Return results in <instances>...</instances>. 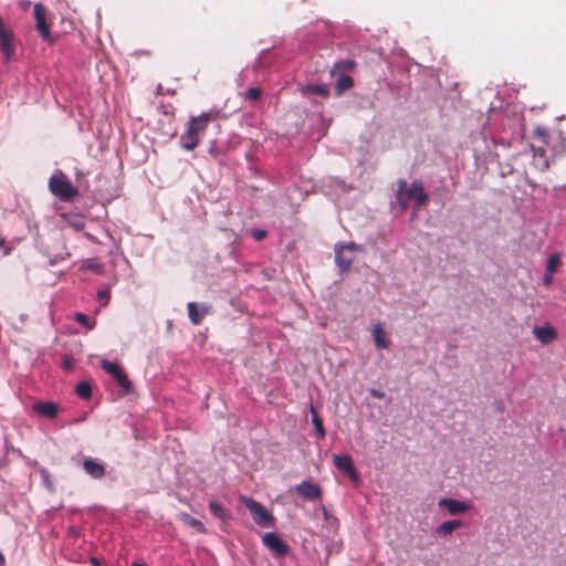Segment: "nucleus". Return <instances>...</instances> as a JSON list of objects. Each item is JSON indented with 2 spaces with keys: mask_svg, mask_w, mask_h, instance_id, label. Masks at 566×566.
Wrapping results in <instances>:
<instances>
[{
  "mask_svg": "<svg viewBox=\"0 0 566 566\" xmlns=\"http://www.w3.org/2000/svg\"><path fill=\"white\" fill-rule=\"evenodd\" d=\"M370 395L375 398H378V399H381L384 397V392L377 390V389H371L370 390Z\"/></svg>",
  "mask_w": 566,
  "mask_h": 566,
  "instance_id": "nucleus-38",
  "label": "nucleus"
},
{
  "mask_svg": "<svg viewBox=\"0 0 566 566\" xmlns=\"http://www.w3.org/2000/svg\"><path fill=\"white\" fill-rule=\"evenodd\" d=\"M535 338L541 342L543 345H546L557 338V333L553 327H535L534 331Z\"/></svg>",
  "mask_w": 566,
  "mask_h": 566,
  "instance_id": "nucleus-18",
  "label": "nucleus"
},
{
  "mask_svg": "<svg viewBox=\"0 0 566 566\" xmlns=\"http://www.w3.org/2000/svg\"><path fill=\"white\" fill-rule=\"evenodd\" d=\"M187 308L189 319L193 325H199L209 310L208 306H202L199 311L198 305L195 302H189Z\"/></svg>",
  "mask_w": 566,
  "mask_h": 566,
  "instance_id": "nucleus-19",
  "label": "nucleus"
},
{
  "mask_svg": "<svg viewBox=\"0 0 566 566\" xmlns=\"http://www.w3.org/2000/svg\"><path fill=\"white\" fill-rule=\"evenodd\" d=\"M560 264V254L552 253L547 259L546 270L549 273H555Z\"/></svg>",
  "mask_w": 566,
  "mask_h": 566,
  "instance_id": "nucleus-26",
  "label": "nucleus"
},
{
  "mask_svg": "<svg viewBox=\"0 0 566 566\" xmlns=\"http://www.w3.org/2000/svg\"><path fill=\"white\" fill-rule=\"evenodd\" d=\"M75 392L83 399H90L92 396V387L87 381H81L76 385Z\"/></svg>",
  "mask_w": 566,
  "mask_h": 566,
  "instance_id": "nucleus-27",
  "label": "nucleus"
},
{
  "mask_svg": "<svg viewBox=\"0 0 566 566\" xmlns=\"http://www.w3.org/2000/svg\"><path fill=\"white\" fill-rule=\"evenodd\" d=\"M371 335L377 349H386L389 347L390 342L387 337V334L381 323H377L376 325H374L371 329Z\"/></svg>",
  "mask_w": 566,
  "mask_h": 566,
  "instance_id": "nucleus-17",
  "label": "nucleus"
},
{
  "mask_svg": "<svg viewBox=\"0 0 566 566\" xmlns=\"http://www.w3.org/2000/svg\"><path fill=\"white\" fill-rule=\"evenodd\" d=\"M438 506L446 509L450 515H460L469 512L472 507L470 503L461 502L451 497H442L438 502Z\"/></svg>",
  "mask_w": 566,
  "mask_h": 566,
  "instance_id": "nucleus-11",
  "label": "nucleus"
},
{
  "mask_svg": "<svg viewBox=\"0 0 566 566\" xmlns=\"http://www.w3.org/2000/svg\"><path fill=\"white\" fill-rule=\"evenodd\" d=\"M4 564V556L2 555V553L0 552V565H3Z\"/></svg>",
  "mask_w": 566,
  "mask_h": 566,
  "instance_id": "nucleus-40",
  "label": "nucleus"
},
{
  "mask_svg": "<svg viewBox=\"0 0 566 566\" xmlns=\"http://www.w3.org/2000/svg\"><path fill=\"white\" fill-rule=\"evenodd\" d=\"M0 50L4 56L6 62L13 60L15 54L14 33L6 27L2 18L0 17Z\"/></svg>",
  "mask_w": 566,
  "mask_h": 566,
  "instance_id": "nucleus-6",
  "label": "nucleus"
},
{
  "mask_svg": "<svg viewBox=\"0 0 566 566\" xmlns=\"http://www.w3.org/2000/svg\"><path fill=\"white\" fill-rule=\"evenodd\" d=\"M74 319L87 329H93L94 327V324L91 322L90 317L84 313H76Z\"/></svg>",
  "mask_w": 566,
  "mask_h": 566,
  "instance_id": "nucleus-29",
  "label": "nucleus"
},
{
  "mask_svg": "<svg viewBox=\"0 0 566 566\" xmlns=\"http://www.w3.org/2000/svg\"><path fill=\"white\" fill-rule=\"evenodd\" d=\"M553 276H554V273H549V272H547V270H545V274L543 277L544 284L549 285L553 282Z\"/></svg>",
  "mask_w": 566,
  "mask_h": 566,
  "instance_id": "nucleus-35",
  "label": "nucleus"
},
{
  "mask_svg": "<svg viewBox=\"0 0 566 566\" xmlns=\"http://www.w3.org/2000/svg\"><path fill=\"white\" fill-rule=\"evenodd\" d=\"M407 186V181H398L399 192L406 191V197L410 200H413L418 208L424 206L428 202L429 197L419 180H413L408 188Z\"/></svg>",
  "mask_w": 566,
  "mask_h": 566,
  "instance_id": "nucleus-5",
  "label": "nucleus"
},
{
  "mask_svg": "<svg viewBox=\"0 0 566 566\" xmlns=\"http://www.w3.org/2000/svg\"><path fill=\"white\" fill-rule=\"evenodd\" d=\"M86 268L91 269V270H93L95 272H101V270H102L101 264L93 263L92 261H87Z\"/></svg>",
  "mask_w": 566,
  "mask_h": 566,
  "instance_id": "nucleus-36",
  "label": "nucleus"
},
{
  "mask_svg": "<svg viewBox=\"0 0 566 566\" xmlns=\"http://www.w3.org/2000/svg\"><path fill=\"white\" fill-rule=\"evenodd\" d=\"M462 525H463V523L460 520L447 521L438 526L437 533L439 535L447 536V535H450L457 528L462 527Z\"/></svg>",
  "mask_w": 566,
  "mask_h": 566,
  "instance_id": "nucleus-21",
  "label": "nucleus"
},
{
  "mask_svg": "<svg viewBox=\"0 0 566 566\" xmlns=\"http://www.w3.org/2000/svg\"><path fill=\"white\" fill-rule=\"evenodd\" d=\"M32 410L49 419H54L59 415V405L52 401H39L32 406Z\"/></svg>",
  "mask_w": 566,
  "mask_h": 566,
  "instance_id": "nucleus-15",
  "label": "nucleus"
},
{
  "mask_svg": "<svg viewBox=\"0 0 566 566\" xmlns=\"http://www.w3.org/2000/svg\"><path fill=\"white\" fill-rule=\"evenodd\" d=\"M354 85V80L352 76L346 74H340L336 81L335 92L338 96H340L344 92L352 88Z\"/></svg>",
  "mask_w": 566,
  "mask_h": 566,
  "instance_id": "nucleus-20",
  "label": "nucleus"
},
{
  "mask_svg": "<svg viewBox=\"0 0 566 566\" xmlns=\"http://www.w3.org/2000/svg\"><path fill=\"white\" fill-rule=\"evenodd\" d=\"M133 566H145V565H142V564H134Z\"/></svg>",
  "mask_w": 566,
  "mask_h": 566,
  "instance_id": "nucleus-41",
  "label": "nucleus"
},
{
  "mask_svg": "<svg viewBox=\"0 0 566 566\" xmlns=\"http://www.w3.org/2000/svg\"><path fill=\"white\" fill-rule=\"evenodd\" d=\"M101 367L109 375L114 377V379L117 381V384L125 390H130V381L125 374V371L120 368V366L116 363L109 361L107 359H103L101 361Z\"/></svg>",
  "mask_w": 566,
  "mask_h": 566,
  "instance_id": "nucleus-10",
  "label": "nucleus"
},
{
  "mask_svg": "<svg viewBox=\"0 0 566 566\" xmlns=\"http://www.w3.org/2000/svg\"><path fill=\"white\" fill-rule=\"evenodd\" d=\"M66 219L69 224L77 231L82 230L85 226L83 218L80 216L67 217Z\"/></svg>",
  "mask_w": 566,
  "mask_h": 566,
  "instance_id": "nucleus-30",
  "label": "nucleus"
},
{
  "mask_svg": "<svg viewBox=\"0 0 566 566\" xmlns=\"http://www.w3.org/2000/svg\"><path fill=\"white\" fill-rule=\"evenodd\" d=\"M90 563L92 566H101V560L97 557H91Z\"/></svg>",
  "mask_w": 566,
  "mask_h": 566,
  "instance_id": "nucleus-39",
  "label": "nucleus"
},
{
  "mask_svg": "<svg viewBox=\"0 0 566 566\" xmlns=\"http://www.w3.org/2000/svg\"><path fill=\"white\" fill-rule=\"evenodd\" d=\"M311 413H312V423H313V426L315 427V429H316L317 433L319 434V437L324 438L325 437V429H324V426H323V420L317 415V412L315 411L313 406H311Z\"/></svg>",
  "mask_w": 566,
  "mask_h": 566,
  "instance_id": "nucleus-25",
  "label": "nucleus"
},
{
  "mask_svg": "<svg viewBox=\"0 0 566 566\" xmlns=\"http://www.w3.org/2000/svg\"><path fill=\"white\" fill-rule=\"evenodd\" d=\"M0 249L3 250V255H9L11 252V248L6 244V240L0 235Z\"/></svg>",
  "mask_w": 566,
  "mask_h": 566,
  "instance_id": "nucleus-33",
  "label": "nucleus"
},
{
  "mask_svg": "<svg viewBox=\"0 0 566 566\" xmlns=\"http://www.w3.org/2000/svg\"><path fill=\"white\" fill-rule=\"evenodd\" d=\"M252 235L255 240L261 241L266 237V231L262 229H255L253 230Z\"/></svg>",
  "mask_w": 566,
  "mask_h": 566,
  "instance_id": "nucleus-32",
  "label": "nucleus"
},
{
  "mask_svg": "<svg viewBox=\"0 0 566 566\" xmlns=\"http://www.w3.org/2000/svg\"><path fill=\"white\" fill-rule=\"evenodd\" d=\"M335 467L344 472L346 475H348L352 480L357 479V472L355 469V465L353 463V460L349 455H339L335 454L333 458Z\"/></svg>",
  "mask_w": 566,
  "mask_h": 566,
  "instance_id": "nucleus-13",
  "label": "nucleus"
},
{
  "mask_svg": "<svg viewBox=\"0 0 566 566\" xmlns=\"http://www.w3.org/2000/svg\"><path fill=\"white\" fill-rule=\"evenodd\" d=\"M179 518L186 523L187 525L191 526L192 528L197 530L199 533H205L206 528L205 525L197 518H193L188 513H181L179 515Z\"/></svg>",
  "mask_w": 566,
  "mask_h": 566,
  "instance_id": "nucleus-24",
  "label": "nucleus"
},
{
  "mask_svg": "<svg viewBox=\"0 0 566 566\" xmlns=\"http://www.w3.org/2000/svg\"><path fill=\"white\" fill-rule=\"evenodd\" d=\"M83 469L93 479H102L106 473L104 464L94 459L84 460Z\"/></svg>",
  "mask_w": 566,
  "mask_h": 566,
  "instance_id": "nucleus-16",
  "label": "nucleus"
},
{
  "mask_svg": "<svg viewBox=\"0 0 566 566\" xmlns=\"http://www.w3.org/2000/svg\"><path fill=\"white\" fill-rule=\"evenodd\" d=\"M49 189L60 200L72 202L77 196L78 190L62 170L55 172L49 179Z\"/></svg>",
  "mask_w": 566,
  "mask_h": 566,
  "instance_id": "nucleus-2",
  "label": "nucleus"
},
{
  "mask_svg": "<svg viewBox=\"0 0 566 566\" xmlns=\"http://www.w3.org/2000/svg\"><path fill=\"white\" fill-rule=\"evenodd\" d=\"M97 298L101 301H105L107 303L109 300V291H107V290L98 291Z\"/></svg>",
  "mask_w": 566,
  "mask_h": 566,
  "instance_id": "nucleus-34",
  "label": "nucleus"
},
{
  "mask_svg": "<svg viewBox=\"0 0 566 566\" xmlns=\"http://www.w3.org/2000/svg\"><path fill=\"white\" fill-rule=\"evenodd\" d=\"M304 94L310 95H319L323 97H327L329 95V91L325 85L318 84H308L302 88Z\"/></svg>",
  "mask_w": 566,
  "mask_h": 566,
  "instance_id": "nucleus-22",
  "label": "nucleus"
},
{
  "mask_svg": "<svg viewBox=\"0 0 566 566\" xmlns=\"http://www.w3.org/2000/svg\"><path fill=\"white\" fill-rule=\"evenodd\" d=\"M245 507L250 511L252 520L262 527H273L275 524L274 516L266 510L264 505L253 499L244 500Z\"/></svg>",
  "mask_w": 566,
  "mask_h": 566,
  "instance_id": "nucleus-3",
  "label": "nucleus"
},
{
  "mask_svg": "<svg viewBox=\"0 0 566 566\" xmlns=\"http://www.w3.org/2000/svg\"><path fill=\"white\" fill-rule=\"evenodd\" d=\"M360 248L350 242L335 248V262L342 272H348L354 260L355 252Z\"/></svg>",
  "mask_w": 566,
  "mask_h": 566,
  "instance_id": "nucleus-4",
  "label": "nucleus"
},
{
  "mask_svg": "<svg viewBox=\"0 0 566 566\" xmlns=\"http://www.w3.org/2000/svg\"><path fill=\"white\" fill-rule=\"evenodd\" d=\"M218 111L203 112L198 116H191L186 124L185 132L180 135V147L187 151L197 148L207 132L209 123L218 119Z\"/></svg>",
  "mask_w": 566,
  "mask_h": 566,
  "instance_id": "nucleus-1",
  "label": "nucleus"
},
{
  "mask_svg": "<svg viewBox=\"0 0 566 566\" xmlns=\"http://www.w3.org/2000/svg\"><path fill=\"white\" fill-rule=\"evenodd\" d=\"M35 29L43 41L53 42L51 25L46 22V9L42 3L34 4Z\"/></svg>",
  "mask_w": 566,
  "mask_h": 566,
  "instance_id": "nucleus-8",
  "label": "nucleus"
},
{
  "mask_svg": "<svg viewBox=\"0 0 566 566\" xmlns=\"http://www.w3.org/2000/svg\"><path fill=\"white\" fill-rule=\"evenodd\" d=\"M209 509L212 512V514L221 520L227 518L228 514L227 511L223 509V506L217 502V501H210L209 502Z\"/></svg>",
  "mask_w": 566,
  "mask_h": 566,
  "instance_id": "nucleus-28",
  "label": "nucleus"
},
{
  "mask_svg": "<svg viewBox=\"0 0 566 566\" xmlns=\"http://www.w3.org/2000/svg\"><path fill=\"white\" fill-rule=\"evenodd\" d=\"M262 95V91L259 87H251L244 93V98L249 101H258Z\"/></svg>",
  "mask_w": 566,
  "mask_h": 566,
  "instance_id": "nucleus-31",
  "label": "nucleus"
},
{
  "mask_svg": "<svg viewBox=\"0 0 566 566\" xmlns=\"http://www.w3.org/2000/svg\"><path fill=\"white\" fill-rule=\"evenodd\" d=\"M263 545L276 557H285L290 547L276 533L270 532L262 537Z\"/></svg>",
  "mask_w": 566,
  "mask_h": 566,
  "instance_id": "nucleus-9",
  "label": "nucleus"
},
{
  "mask_svg": "<svg viewBox=\"0 0 566 566\" xmlns=\"http://www.w3.org/2000/svg\"><path fill=\"white\" fill-rule=\"evenodd\" d=\"M356 67V62L354 60H342L334 64L332 73L343 74L345 72H350Z\"/></svg>",
  "mask_w": 566,
  "mask_h": 566,
  "instance_id": "nucleus-23",
  "label": "nucleus"
},
{
  "mask_svg": "<svg viewBox=\"0 0 566 566\" xmlns=\"http://www.w3.org/2000/svg\"><path fill=\"white\" fill-rule=\"evenodd\" d=\"M534 136L541 143V145L549 146L554 156L566 150L564 138L560 135L557 137L549 136L548 130L544 127H536L534 129Z\"/></svg>",
  "mask_w": 566,
  "mask_h": 566,
  "instance_id": "nucleus-7",
  "label": "nucleus"
},
{
  "mask_svg": "<svg viewBox=\"0 0 566 566\" xmlns=\"http://www.w3.org/2000/svg\"><path fill=\"white\" fill-rule=\"evenodd\" d=\"M533 149V166L539 170L545 171L549 168V159L547 156V150L543 145L532 146Z\"/></svg>",
  "mask_w": 566,
  "mask_h": 566,
  "instance_id": "nucleus-14",
  "label": "nucleus"
},
{
  "mask_svg": "<svg viewBox=\"0 0 566 566\" xmlns=\"http://www.w3.org/2000/svg\"><path fill=\"white\" fill-rule=\"evenodd\" d=\"M297 494L308 501H318L322 499V489L318 484L311 481H303L295 488Z\"/></svg>",
  "mask_w": 566,
  "mask_h": 566,
  "instance_id": "nucleus-12",
  "label": "nucleus"
},
{
  "mask_svg": "<svg viewBox=\"0 0 566 566\" xmlns=\"http://www.w3.org/2000/svg\"><path fill=\"white\" fill-rule=\"evenodd\" d=\"M19 7L22 9V10H28L31 6V1L30 0H20L18 2Z\"/></svg>",
  "mask_w": 566,
  "mask_h": 566,
  "instance_id": "nucleus-37",
  "label": "nucleus"
}]
</instances>
